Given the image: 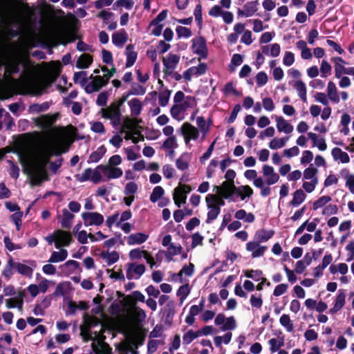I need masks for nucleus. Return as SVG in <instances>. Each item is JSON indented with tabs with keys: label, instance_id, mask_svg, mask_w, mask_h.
Instances as JSON below:
<instances>
[{
	"label": "nucleus",
	"instance_id": "51",
	"mask_svg": "<svg viewBox=\"0 0 354 354\" xmlns=\"http://www.w3.org/2000/svg\"><path fill=\"white\" fill-rule=\"evenodd\" d=\"M171 95V91L165 89L160 92L158 96L159 104L161 106H165L167 105Z\"/></svg>",
	"mask_w": 354,
	"mask_h": 354
},
{
	"label": "nucleus",
	"instance_id": "19",
	"mask_svg": "<svg viewBox=\"0 0 354 354\" xmlns=\"http://www.w3.org/2000/svg\"><path fill=\"white\" fill-rule=\"evenodd\" d=\"M100 112L102 113V117L106 119L122 115L120 109L112 104L105 109H102Z\"/></svg>",
	"mask_w": 354,
	"mask_h": 354
},
{
	"label": "nucleus",
	"instance_id": "23",
	"mask_svg": "<svg viewBox=\"0 0 354 354\" xmlns=\"http://www.w3.org/2000/svg\"><path fill=\"white\" fill-rule=\"evenodd\" d=\"M277 128L279 132L290 133L293 131V126L288 123L283 117H277Z\"/></svg>",
	"mask_w": 354,
	"mask_h": 354
},
{
	"label": "nucleus",
	"instance_id": "1",
	"mask_svg": "<svg viewBox=\"0 0 354 354\" xmlns=\"http://www.w3.org/2000/svg\"><path fill=\"white\" fill-rule=\"evenodd\" d=\"M69 149L68 145L62 143L55 145L47 149L41 160L39 162V170L41 174L47 176V171L46 167L50 162V158L53 156H60L62 153H66Z\"/></svg>",
	"mask_w": 354,
	"mask_h": 354
},
{
	"label": "nucleus",
	"instance_id": "59",
	"mask_svg": "<svg viewBox=\"0 0 354 354\" xmlns=\"http://www.w3.org/2000/svg\"><path fill=\"white\" fill-rule=\"evenodd\" d=\"M318 170L317 168L310 166L304 170V178L306 180L311 179L312 180L313 178H316L315 176Z\"/></svg>",
	"mask_w": 354,
	"mask_h": 354
},
{
	"label": "nucleus",
	"instance_id": "37",
	"mask_svg": "<svg viewBox=\"0 0 354 354\" xmlns=\"http://www.w3.org/2000/svg\"><path fill=\"white\" fill-rule=\"evenodd\" d=\"M101 257L107 261V264L111 266L116 263L119 260V254L116 251L111 252H102L101 253Z\"/></svg>",
	"mask_w": 354,
	"mask_h": 354
},
{
	"label": "nucleus",
	"instance_id": "34",
	"mask_svg": "<svg viewBox=\"0 0 354 354\" xmlns=\"http://www.w3.org/2000/svg\"><path fill=\"white\" fill-rule=\"evenodd\" d=\"M83 320L84 324L83 326L90 330L91 328L97 326L100 322L98 318L94 316L88 315L87 313L84 314Z\"/></svg>",
	"mask_w": 354,
	"mask_h": 354
},
{
	"label": "nucleus",
	"instance_id": "31",
	"mask_svg": "<svg viewBox=\"0 0 354 354\" xmlns=\"http://www.w3.org/2000/svg\"><path fill=\"white\" fill-rule=\"evenodd\" d=\"M331 153L335 160L339 159L342 163H348L350 161V158L348 153L342 151L340 148H333Z\"/></svg>",
	"mask_w": 354,
	"mask_h": 354
},
{
	"label": "nucleus",
	"instance_id": "52",
	"mask_svg": "<svg viewBox=\"0 0 354 354\" xmlns=\"http://www.w3.org/2000/svg\"><path fill=\"white\" fill-rule=\"evenodd\" d=\"M194 15L195 20L199 28H202L203 17H202V6L201 3H198L194 9Z\"/></svg>",
	"mask_w": 354,
	"mask_h": 354
},
{
	"label": "nucleus",
	"instance_id": "25",
	"mask_svg": "<svg viewBox=\"0 0 354 354\" xmlns=\"http://www.w3.org/2000/svg\"><path fill=\"white\" fill-rule=\"evenodd\" d=\"M75 216L71 213L67 209L62 210V217L61 221V226L65 229H70L72 226V222Z\"/></svg>",
	"mask_w": 354,
	"mask_h": 354
},
{
	"label": "nucleus",
	"instance_id": "8",
	"mask_svg": "<svg viewBox=\"0 0 354 354\" xmlns=\"http://www.w3.org/2000/svg\"><path fill=\"white\" fill-rule=\"evenodd\" d=\"M107 80H105L104 77L100 75H95L91 82L86 84L84 88L86 93H92L93 92L99 91L103 86L107 84Z\"/></svg>",
	"mask_w": 354,
	"mask_h": 354
},
{
	"label": "nucleus",
	"instance_id": "53",
	"mask_svg": "<svg viewBox=\"0 0 354 354\" xmlns=\"http://www.w3.org/2000/svg\"><path fill=\"white\" fill-rule=\"evenodd\" d=\"M132 95H142L145 93L146 89L142 85L133 83L131 84V89L129 91Z\"/></svg>",
	"mask_w": 354,
	"mask_h": 354
},
{
	"label": "nucleus",
	"instance_id": "54",
	"mask_svg": "<svg viewBox=\"0 0 354 354\" xmlns=\"http://www.w3.org/2000/svg\"><path fill=\"white\" fill-rule=\"evenodd\" d=\"M93 170L91 168L86 169L82 175L77 174L75 175V178L77 181L80 182H85L91 179Z\"/></svg>",
	"mask_w": 354,
	"mask_h": 354
},
{
	"label": "nucleus",
	"instance_id": "4",
	"mask_svg": "<svg viewBox=\"0 0 354 354\" xmlns=\"http://www.w3.org/2000/svg\"><path fill=\"white\" fill-rule=\"evenodd\" d=\"M84 225L86 227L91 225L99 226L104 222V216L97 212H85L82 214Z\"/></svg>",
	"mask_w": 354,
	"mask_h": 354
},
{
	"label": "nucleus",
	"instance_id": "27",
	"mask_svg": "<svg viewBox=\"0 0 354 354\" xmlns=\"http://www.w3.org/2000/svg\"><path fill=\"white\" fill-rule=\"evenodd\" d=\"M190 154L187 152L183 153L176 160V167L180 170L184 171L189 168V159Z\"/></svg>",
	"mask_w": 354,
	"mask_h": 354
},
{
	"label": "nucleus",
	"instance_id": "30",
	"mask_svg": "<svg viewBox=\"0 0 354 354\" xmlns=\"http://www.w3.org/2000/svg\"><path fill=\"white\" fill-rule=\"evenodd\" d=\"M308 137L313 141V146H317L320 151H325L326 149L327 145L324 138H321L317 139V135L313 132H309L308 133Z\"/></svg>",
	"mask_w": 354,
	"mask_h": 354
},
{
	"label": "nucleus",
	"instance_id": "48",
	"mask_svg": "<svg viewBox=\"0 0 354 354\" xmlns=\"http://www.w3.org/2000/svg\"><path fill=\"white\" fill-rule=\"evenodd\" d=\"M331 200L330 196H323L313 203V209L317 210L319 208L323 207Z\"/></svg>",
	"mask_w": 354,
	"mask_h": 354
},
{
	"label": "nucleus",
	"instance_id": "42",
	"mask_svg": "<svg viewBox=\"0 0 354 354\" xmlns=\"http://www.w3.org/2000/svg\"><path fill=\"white\" fill-rule=\"evenodd\" d=\"M15 268V262L12 257H10L3 270V275L8 280L13 274L12 269Z\"/></svg>",
	"mask_w": 354,
	"mask_h": 354
},
{
	"label": "nucleus",
	"instance_id": "18",
	"mask_svg": "<svg viewBox=\"0 0 354 354\" xmlns=\"http://www.w3.org/2000/svg\"><path fill=\"white\" fill-rule=\"evenodd\" d=\"M125 54L127 55L126 67H131L135 64L138 57V53L134 50V46L133 44L127 46Z\"/></svg>",
	"mask_w": 354,
	"mask_h": 354
},
{
	"label": "nucleus",
	"instance_id": "13",
	"mask_svg": "<svg viewBox=\"0 0 354 354\" xmlns=\"http://www.w3.org/2000/svg\"><path fill=\"white\" fill-rule=\"evenodd\" d=\"M59 116V113L54 115H43L40 118H38L36 120V124L40 127L42 129H46L50 128L57 120Z\"/></svg>",
	"mask_w": 354,
	"mask_h": 354
},
{
	"label": "nucleus",
	"instance_id": "56",
	"mask_svg": "<svg viewBox=\"0 0 354 354\" xmlns=\"http://www.w3.org/2000/svg\"><path fill=\"white\" fill-rule=\"evenodd\" d=\"M268 344H270V350L272 353H274L279 350V348L283 346V339L282 338L281 341L278 342L276 338H272L268 341Z\"/></svg>",
	"mask_w": 354,
	"mask_h": 354
},
{
	"label": "nucleus",
	"instance_id": "22",
	"mask_svg": "<svg viewBox=\"0 0 354 354\" xmlns=\"http://www.w3.org/2000/svg\"><path fill=\"white\" fill-rule=\"evenodd\" d=\"M274 234V231L272 230H266L265 229H261L255 232L254 239L260 243L261 242L268 241Z\"/></svg>",
	"mask_w": 354,
	"mask_h": 354
},
{
	"label": "nucleus",
	"instance_id": "11",
	"mask_svg": "<svg viewBox=\"0 0 354 354\" xmlns=\"http://www.w3.org/2000/svg\"><path fill=\"white\" fill-rule=\"evenodd\" d=\"M138 125V120L137 118H130L129 117H126L124 119L120 133H124L126 130L133 131V134L139 136L140 137V140H144V136L141 134L140 131L135 130Z\"/></svg>",
	"mask_w": 354,
	"mask_h": 354
},
{
	"label": "nucleus",
	"instance_id": "58",
	"mask_svg": "<svg viewBox=\"0 0 354 354\" xmlns=\"http://www.w3.org/2000/svg\"><path fill=\"white\" fill-rule=\"evenodd\" d=\"M321 76L326 77L328 75H330L331 66L326 60H322L320 66Z\"/></svg>",
	"mask_w": 354,
	"mask_h": 354
},
{
	"label": "nucleus",
	"instance_id": "10",
	"mask_svg": "<svg viewBox=\"0 0 354 354\" xmlns=\"http://www.w3.org/2000/svg\"><path fill=\"white\" fill-rule=\"evenodd\" d=\"M262 173L263 176L266 178V183L268 186L277 183L279 180V175L274 171L273 167L270 165H264L262 167Z\"/></svg>",
	"mask_w": 354,
	"mask_h": 354
},
{
	"label": "nucleus",
	"instance_id": "40",
	"mask_svg": "<svg viewBox=\"0 0 354 354\" xmlns=\"http://www.w3.org/2000/svg\"><path fill=\"white\" fill-rule=\"evenodd\" d=\"M48 180V176L46 177L44 175L41 174L39 170V165H37V169H36V174L31 178L30 184L32 186H39V185H41L42 181Z\"/></svg>",
	"mask_w": 354,
	"mask_h": 354
},
{
	"label": "nucleus",
	"instance_id": "14",
	"mask_svg": "<svg viewBox=\"0 0 354 354\" xmlns=\"http://www.w3.org/2000/svg\"><path fill=\"white\" fill-rule=\"evenodd\" d=\"M258 0L248 2L244 5L243 10L238 9L237 15L239 17H251L258 10Z\"/></svg>",
	"mask_w": 354,
	"mask_h": 354
},
{
	"label": "nucleus",
	"instance_id": "6",
	"mask_svg": "<svg viewBox=\"0 0 354 354\" xmlns=\"http://www.w3.org/2000/svg\"><path fill=\"white\" fill-rule=\"evenodd\" d=\"M180 61V56L175 54L169 53L167 58L163 57V73L165 75H169L173 73V71L176 68Z\"/></svg>",
	"mask_w": 354,
	"mask_h": 354
},
{
	"label": "nucleus",
	"instance_id": "61",
	"mask_svg": "<svg viewBox=\"0 0 354 354\" xmlns=\"http://www.w3.org/2000/svg\"><path fill=\"white\" fill-rule=\"evenodd\" d=\"M345 299L346 295L344 290H339L338 295L336 297V300L334 305L342 309L345 304Z\"/></svg>",
	"mask_w": 354,
	"mask_h": 354
},
{
	"label": "nucleus",
	"instance_id": "57",
	"mask_svg": "<svg viewBox=\"0 0 354 354\" xmlns=\"http://www.w3.org/2000/svg\"><path fill=\"white\" fill-rule=\"evenodd\" d=\"M177 35L179 38L185 37L188 38L192 35V31L189 28L181 26H178L176 29Z\"/></svg>",
	"mask_w": 354,
	"mask_h": 354
},
{
	"label": "nucleus",
	"instance_id": "2",
	"mask_svg": "<svg viewBox=\"0 0 354 354\" xmlns=\"http://www.w3.org/2000/svg\"><path fill=\"white\" fill-rule=\"evenodd\" d=\"M56 67L53 69V77L50 80H45L44 81H33L28 84L30 88V93L35 95H40L43 91L50 86L51 82H53L59 75L61 72V64L59 62L56 64Z\"/></svg>",
	"mask_w": 354,
	"mask_h": 354
},
{
	"label": "nucleus",
	"instance_id": "50",
	"mask_svg": "<svg viewBox=\"0 0 354 354\" xmlns=\"http://www.w3.org/2000/svg\"><path fill=\"white\" fill-rule=\"evenodd\" d=\"M198 337V334L197 331L194 332L192 330H189L183 336V344L188 345Z\"/></svg>",
	"mask_w": 354,
	"mask_h": 354
},
{
	"label": "nucleus",
	"instance_id": "47",
	"mask_svg": "<svg viewBox=\"0 0 354 354\" xmlns=\"http://www.w3.org/2000/svg\"><path fill=\"white\" fill-rule=\"evenodd\" d=\"M181 106V109L185 112L188 108H192L196 106V97L194 96L188 95L185 97V100L183 103L179 104Z\"/></svg>",
	"mask_w": 354,
	"mask_h": 354
},
{
	"label": "nucleus",
	"instance_id": "36",
	"mask_svg": "<svg viewBox=\"0 0 354 354\" xmlns=\"http://www.w3.org/2000/svg\"><path fill=\"white\" fill-rule=\"evenodd\" d=\"M15 268H17V272L23 276L31 277L32 275L33 270L27 265L15 262Z\"/></svg>",
	"mask_w": 354,
	"mask_h": 354
},
{
	"label": "nucleus",
	"instance_id": "21",
	"mask_svg": "<svg viewBox=\"0 0 354 354\" xmlns=\"http://www.w3.org/2000/svg\"><path fill=\"white\" fill-rule=\"evenodd\" d=\"M149 238V235L142 232L131 234L128 236L127 243L130 245L142 244Z\"/></svg>",
	"mask_w": 354,
	"mask_h": 354
},
{
	"label": "nucleus",
	"instance_id": "44",
	"mask_svg": "<svg viewBox=\"0 0 354 354\" xmlns=\"http://www.w3.org/2000/svg\"><path fill=\"white\" fill-rule=\"evenodd\" d=\"M165 194V190L161 186H156L153 188L152 193L150 195V201L152 203H156Z\"/></svg>",
	"mask_w": 354,
	"mask_h": 354
},
{
	"label": "nucleus",
	"instance_id": "62",
	"mask_svg": "<svg viewBox=\"0 0 354 354\" xmlns=\"http://www.w3.org/2000/svg\"><path fill=\"white\" fill-rule=\"evenodd\" d=\"M138 189V185L135 182H129L126 185L124 193L126 196L134 194L137 192Z\"/></svg>",
	"mask_w": 354,
	"mask_h": 354
},
{
	"label": "nucleus",
	"instance_id": "49",
	"mask_svg": "<svg viewBox=\"0 0 354 354\" xmlns=\"http://www.w3.org/2000/svg\"><path fill=\"white\" fill-rule=\"evenodd\" d=\"M190 292V288L189 283L184 284L179 287L177 290L176 295L180 297V301L183 302Z\"/></svg>",
	"mask_w": 354,
	"mask_h": 354
},
{
	"label": "nucleus",
	"instance_id": "60",
	"mask_svg": "<svg viewBox=\"0 0 354 354\" xmlns=\"http://www.w3.org/2000/svg\"><path fill=\"white\" fill-rule=\"evenodd\" d=\"M178 144L176 143V137L174 136H170L167 138L163 144L162 148L165 149H171L174 147H177Z\"/></svg>",
	"mask_w": 354,
	"mask_h": 354
},
{
	"label": "nucleus",
	"instance_id": "7",
	"mask_svg": "<svg viewBox=\"0 0 354 354\" xmlns=\"http://www.w3.org/2000/svg\"><path fill=\"white\" fill-rule=\"evenodd\" d=\"M55 234L57 235L55 241V248L59 249L61 246L67 247L73 242V236L70 232L62 230H55Z\"/></svg>",
	"mask_w": 354,
	"mask_h": 354
},
{
	"label": "nucleus",
	"instance_id": "38",
	"mask_svg": "<svg viewBox=\"0 0 354 354\" xmlns=\"http://www.w3.org/2000/svg\"><path fill=\"white\" fill-rule=\"evenodd\" d=\"M87 73L86 71L75 72L73 75V82L75 84L80 83L82 86H86L88 82Z\"/></svg>",
	"mask_w": 354,
	"mask_h": 354
},
{
	"label": "nucleus",
	"instance_id": "26",
	"mask_svg": "<svg viewBox=\"0 0 354 354\" xmlns=\"http://www.w3.org/2000/svg\"><path fill=\"white\" fill-rule=\"evenodd\" d=\"M146 330L143 329L142 331L138 333L135 335L133 339L131 341V349H137L139 346H142L145 340Z\"/></svg>",
	"mask_w": 354,
	"mask_h": 354
},
{
	"label": "nucleus",
	"instance_id": "63",
	"mask_svg": "<svg viewBox=\"0 0 354 354\" xmlns=\"http://www.w3.org/2000/svg\"><path fill=\"white\" fill-rule=\"evenodd\" d=\"M167 249L168 254H166V257L167 258H169V256L173 257L177 254H180L182 253L183 251V248L180 245L176 246L174 244H171Z\"/></svg>",
	"mask_w": 354,
	"mask_h": 354
},
{
	"label": "nucleus",
	"instance_id": "29",
	"mask_svg": "<svg viewBox=\"0 0 354 354\" xmlns=\"http://www.w3.org/2000/svg\"><path fill=\"white\" fill-rule=\"evenodd\" d=\"M106 152V149L104 145L99 147L96 151L92 152L88 160V163L97 162Z\"/></svg>",
	"mask_w": 354,
	"mask_h": 354
},
{
	"label": "nucleus",
	"instance_id": "20",
	"mask_svg": "<svg viewBox=\"0 0 354 354\" xmlns=\"http://www.w3.org/2000/svg\"><path fill=\"white\" fill-rule=\"evenodd\" d=\"M93 56L88 53L82 54L76 62V67L80 69H86L93 63Z\"/></svg>",
	"mask_w": 354,
	"mask_h": 354
},
{
	"label": "nucleus",
	"instance_id": "55",
	"mask_svg": "<svg viewBox=\"0 0 354 354\" xmlns=\"http://www.w3.org/2000/svg\"><path fill=\"white\" fill-rule=\"evenodd\" d=\"M50 107V104L48 102H45L41 104H34L30 106V109L32 112L40 113L47 111Z\"/></svg>",
	"mask_w": 354,
	"mask_h": 354
},
{
	"label": "nucleus",
	"instance_id": "24",
	"mask_svg": "<svg viewBox=\"0 0 354 354\" xmlns=\"http://www.w3.org/2000/svg\"><path fill=\"white\" fill-rule=\"evenodd\" d=\"M292 195L293 198L288 203L290 206L292 207H298L305 201L306 198V194L301 189L296 190Z\"/></svg>",
	"mask_w": 354,
	"mask_h": 354
},
{
	"label": "nucleus",
	"instance_id": "35",
	"mask_svg": "<svg viewBox=\"0 0 354 354\" xmlns=\"http://www.w3.org/2000/svg\"><path fill=\"white\" fill-rule=\"evenodd\" d=\"M294 88L297 90L301 100L306 102V86L305 83L301 80H298L294 84Z\"/></svg>",
	"mask_w": 354,
	"mask_h": 354
},
{
	"label": "nucleus",
	"instance_id": "64",
	"mask_svg": "<svg viewBox=\"0 0 354 354\" xmlns=\"http://www.w3.org/2000/svg\"><path fill=\"white\" fill-rule=\"evenodd\" d=\"M317 183V178H315L310 182H304L302 185V187L305 189L306 192L311 193L315 189Z\"/></svg>",
	"mask_w": 354,
	"mask_h": 354
},
{
	"label": "nucleus",
	"instance_id": "43",
	"mask_svg": "<svg viewBox=\"0 0 354 354\" xmlns=\"http://www.w3.org/2000/svg\"><path fill=\"white\" fill-rule=\"evenodd\" d=\"M244 275L248 278L258 281L261 280L263 276V272L261 270H246L244 271Z\"/></svg>",
	"mask_w": 354,
	"mask_h": 354
},
{
	"label": "nucleus",
	"instance_id": "15",
	"mask_svg": "<svg viewBox=\"0 0 354 354\" xmlns=\"http://www.w3.org/2000/svg\"><path fill=\"white\" fill-rule=\"evenodd\" d=\"M59 269L65 275H69L73 273L76 270L79 269L82 271V268L80 267L79 262L75 260H68L64 264L59 266Z\"/></svg>",
	"mask_w": 354,
	"mask_h": 354
},
{
	"label": "nucleus",
	"instance_id": "12",
	"mask_svg": "<svg viewBox=\"0 0 354 354\" xmlns=\"http://www.w3.org/2000/svg\"><path fill=\"white\" fill-rule=\"evenodd\" d=\"M97 169L104 173V174H105L109 179L118 178L123 174L122 170L116 167L100 165L97 167Z\"/></svg>",
	"mask_w": 354,
	"mask_h": 354
},
{
	"label": "nucleus",
	"instance_id": "5",
	"mask_svg": "<svg viewBox=\"0 0 354 354\" xmlns=\"http://www.w3.org/2000/svg\"><path fill=\"white\" fill-rule=\"evenodd\" d=\"M192 49L194 53L200 55L201 58L205 59L208 55L206 40L203 37H198L192 39Z\"/></svg>",
	"mask_w": 354,
	"mask_h": 354
},
{
	"label": "nucleus",
	"instance_id": "3",
	"mask_svg": "<svg viewBox=\"0 0 354 354\" xmlns=\"http://www.w3.org/2000/svg\"><path fill=\"white\" fill-rule=\"evenodd\" d=\"M240 196L241 200H245L246 197H250L253 194V189L249 185H241L236 187L234 183L232 185L231 191L223 196V197L229 201H234V195Z\"/></svg>",
	"mask_w": 354,
	"mask_h": 354
},
{
	"label": "nucleus",
	"instance_id": "17",
	"mask_svg": "<svg viewBox=\"0 0 354 354\" xmlns=\"http://www.w3.org/2000/svg\"><path fill=\"white\" fill-rule=\"evenodd\" d=\"M128 39V35L124 29L115 32L112 35V42L118 47H122Z\"/></svg>",
	"mask_w": 354,
	"mask_h": 354
},
{
	"label": "nucleus",
	"instance_id": "32",
	"mask_svg": "<svg viewBox=\"0 0 354 354\" xmlns=\"http://www.w3.org/2000/svg\"><path fill=\"white\" fill-rule=\"evenodd\" d=\"M128 104L130 107L131 115L137 116L140 114L142 105L139 99L133 98L128 102Z\"/></svg>",
	"mask_w": 354,
	"mask_h": 354
},
{
	"label": "nucleus",
	"instance_id": "41",
	"mask_svg": "<svg viewBox=\"0 0 354 354\" xmlns=\"http://www.w3.org/2000/svg\"><path fill=\"white\" fill-rule=\"evenodd\" d=\"M145 296L139 290H135L132 292L131 295L126 297V300L129 303L135 304L136 301L145 302Z\"/></svg>",
	"mask_w": 354,
	"mask_h": 354
},
{
	"label": "nucleus",
	"instance_id": "39",
	"mask_svg": "<svg viewBox=\"0 0 354 354\" xmlns=\"http://www.w3.org/2000/svg\"><path fill=\"white\" fill-rule=\"evenodd\" d=\"M194 265L192 263H189V265H185L182 269L176 273V275H180V282L183 283V274H185L186 276L190 277L194 274Z\"/></svg>",
	"mask_w": 354,
	"mask_h": 354
},
{
	"label": "nucleus",
	"instance_id": "9",
	"mask_svg": "<svg viewBox=\"0 0 354 354\" xmlns=\"http://www.w3.org/2000/svg\"><path fill=\"white\" fill-rule=\"evenodd\" d=\"M181 132L184 136L186 144H187L191 139L196 140L199 136L198 130L189 122H185L182 125Z\"/></svg>",
	"mask_w": 354,
	"mask_h": 354
},
{
	"label": "nucleus",
	"instance_id": "33",
	"mask_svg": "<svg viewBox=\"0 0 354 354\" xmlns=\"http://www.w3.org/2000/svg\"><path fill=\"white\" fill-rule=\"evenodd\" d=\"M327 95L328 98L335 103L339 102V97L337 94V88L334 82L330 81L327 86Z\"/></svg>",
	"mask_w": 354,
	"mask_h": 354
},
{
	"label": "nucleus",
	"instance_id": "46",
	"mask_svg": "<svg viewBox=\"0 0 354 354\" xmlns=\"http://www.w3.org/2000/svg\"><path fill=\"white\" fill-rule=\"evenodd\" d=\"M236 327V323L234 317L231 316L230 317H225V321L223 325L221 327V330L223 331L234 330Z\"/></svg>",
	"mask_w": 354,
	"mask_h": 354
},
{
	"label": "nucleus",
	"instance_id": "45",
	"mask_svg": "<svg viewBox=\"0 0 354 354\" xmlns=\"http://www.w3.org/2000/svg\"><path fill=\"white\" fill-rule=\"evenodd\" d=\"M279 322L281 325L286 328L287 331L292 332L293 330L294 326L288 315H282L279 319Z\"/></svg>",
	"mask_w": 354,
	"mask_h": 354
},
{
	"label": "nucleus",
	"instance_id": "28",
	"mask_svg": "<svg viewBox=\"0 0 354 354\" xmlns=\"http://www.w3.org/2000/svg\"><path fill=\"white\" fill-rule=\"evenodd\" d=\"M265 182L261 177H259V179L254 180V185L261 189V195L263 197H267L271 194V188L270 186H265Z\"/></svg>",
	"mask_w": 354,
	"mask_h": 354
},
{
	"label": "nucleus",
	"instance_id": "16",
	"mask_svg": "<svg viewBox=\"0 0 354 354\" xmlns=\"http://www.w3.org/2000/svg\"><path fill=\"white\" fill-rule=\"evenodd\" d=\"M145 266L143 264L136 265L133 263H128V268L127 270V278L128 279H131L133 276V272L138 274V277L136 279H138L142 274H144L145 272Z\"/></svg>",
	"mask_w": 354,
	"mask_h": 354
}]
</instances>
